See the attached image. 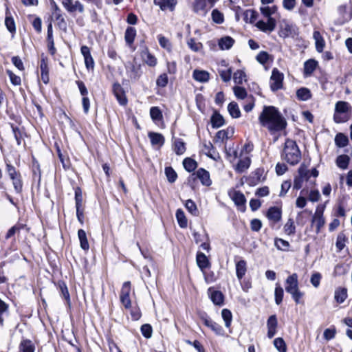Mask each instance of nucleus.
<instances>
[{
	"label": "nucleus",
	"instance_id": "f704fd0d",
	"mask_svg": "<svg viewBox=\"0 0 352 352\" xmlns=\"http://www.w3.org/2000/svg\"><path fill=\"white\" fill-rule=\"evenodd\" d=\"M312 223L316 225V232L318 233L325 223L324 218L323 216H320V214H318V213L316 215H314L312 219Z\"/></svg>",
	"mask_w": 352,
	"mask_h": 352
},
{
	"label": "nucleus",
	"instance_id": "0eeeda50",
	"mask_svg": "<svg viewBox=\"0 0 352 352\" xmlns=\"http://www.w3.org/2000/svg\"><path fill=\"white\" fill-rule=\"evenodd\" d=\"M61 3L69 13L73 14L78 12L82 14L85 11L83 4L78 0H62Z\"/></svg>",
	"mask_w": 352,
	"mask_h": 352
},
{
	"label": "nucleus",
	"instance_id": "5701e85b",
	"mask_svg": "<svg viewBox=\"0 0 352 352\" xmlns=\"http://www.w3.org/2000/svg\"><path fill=\"white\" fill-rule=\"evenodd\" d=\"M251 163L250 157L245 156L239 160L236 166L235 170L239 173L245 172L249 167Z\"/></svg>",
	"mask_w": 352,
	"mask_h": 352
},
{
	"label": "nucleus",
	"instance_id": "e433bc0d",
	"mask_svg": "<svg viewBox=\"0 0 352 352\" xmlns=\"http://www.w3.org/2000/svg\"><path fill=\"white\" fill-rule=\"evenodd\" d=\"M176 218L177 222L181 228H186L188 224L187 219L185 217L184 212L181 209H178L176 212Z\"/></svg>",
	"mask_w": 352,
	"mask_h": 352
},
{
	"label": "nucleus",
	"instance_id": "473e14b6",
	"mask_svg": "<svg viewBox=\"0 0 352 352\" xmlns=\"http://www.w3.org/2000/svg\"><path fill=\"white\" fill-rule=\"evenodd\" d=\"M41 80L45 84L49 82L48 67L46 62L42 60L40 65Z\"/></svg>",
	"mask_w": 352,
	"mask_h": 352
},
{
	"label": "nucleus",
	"instance_id": "864d4df0",
	"mask_svg": "<svg viewBox=\"0 0 352 352\" xmlns=\"http://www.w3.org/2000/svg\"><path fill=\"white\" fill-rule=\"evenodd\" d=\"M212 19L213 21L217 24H221L224 21V16L223 13L217 9L212 10Z\"/></svg>",
	"mask_w": 352,
	"mask_h": 352
},
{
	"label": "nucleus",
	"instance_id": "a211bd4d",
	"mask_svg": "<svg viewBox=\"0 0 352 352\" xmlns=\"http://www.w3.org/2000/svg\"><path fill=\"white\" fill-rule=\"evenodd\" d=\"M318 66V62L314 59H309L304 63V75L310 76Z\"/></svg>",
	"mask_w": 352,
	"mask_h": 352
},
{
	"label": "nucleus",
	"instance_id": "5fc2aeb1",
	"mask_svg": "<svg viewBox=\"0 0 352 352\" xmlns=\"http://www.w3.org/2000/svg\"><path fill=\"white\" fill-rule=\"evenodd\" d=\"M165 174L167 177V179L170 183L175 182L177 177L176 172L173 170L172 167H166L165 168Z\"/></svg>",
	"mask_w": 352,
	"mask_h": 352
},
{
	"label": "nucleus",
	"instance_id": "393cba45",
	"mask_svg": "<svg viewBox=\"0 0 352 352\" xmlns=\"http://www.w3.org/2000/svg\"><path fill=\"white\" fill-rule=\"evenodd\" d=\"M152 145L162 146L164 144V136L158 133L149 132L148 134Z\"/></svg>",
	"mask_w": 352,
	"mask_h": 352
},
{
	"label": "nucleus",
	"instance_id": "79ce46f5",
	"mask_svg": "<svg viewBox=\"0 0 352 352\" xmlns=\"http://www.w3.org/2000/svg\"><path fill=\"white\" fill-rule=\"evenodd\" d=\"M274 345L278 352H287V345L282 338H275Z\"/></svg>",
	"mask_w": 352,
	"mask_h": 352
},
{
	"label": "nucleus",
	"instance_id": "7ed1b4c3",
	"mask_svg": "<svg viewBox=\"0 0 352 352\" xmlns=\"http://www.w3.org/2000/svg\"><path fill=\"white\" fill-rule=\"evenodd\" d=\"M261 12L263 15L267 18V21H263L262 20L258 21L256 23V26L260 30L264 32H272L274 30L276 26V19L271 16L272 14H274V11H272V8L270 7H263L261 8Z\"/></svg>",
	"mask_w": 352,
	"mask_h": 352
},
{
	"label": "nucleus",
	"instance_id": "338daca9",
	"mask_svg": "<svg viewBox=\"0 0 352 352\" xmlns=\"http://www.w3.org/2000/svg\"><path fill=\"white\" fill-rule=\"evenodd\" d=\"M276 247L281 250H287L289 246V243L282 239H277L275 240Z\"/></svg>",
	"mask_w": 352,
	"mask_h": 352
},
{
	"label": "nucleus",
	"instance_id": "6ab92c4d",
	"mask_svg": "<svg viewBox=\"0 0 352 352\" xmlns=\"http://www.w3.org/2000/svg\"><path fill=\"white\" fill-rule=\"evenodd\" d=\"M230 195L236 206L239 207L244 206L246 199L245 198L244 195L242 192H241L240 191H234L232 192H230Z\"/></svg>",
	"mask_w": 352,
	"mask_h": 352
},
{
	"label": "nucleus",
	"instance_id": "603ef678",
	"mask_svg": "<svg viewBox=\"0 0 352 352\" xmlns=\"http://www.w3.org/2000/svg\"><path fill=\"white\" fill-rule=\"evenodd\" d=\"M233 91L235 96L240 100L245 99L248 95L246 90L243 87L239 86L234 87Z\"/></svg>",
	"mask_w": 352,
	"mask_h": 352
},
{
	"label": "nucleus",
	"instance_id": "ea45409f",
	"mask_svg": "<svg viewBox=\"0 0 352 352\" xmlns=\"http://www.w3.org/2000/svg\"><path fill=\"white\" fill-rule=\"evenodd\" d=\"M284 232L287 235H293L296 232V226L292 219H289L284 226Z\"/></svg>",
	"mask_w": 352,
	"mask_h": 352
},
{
	"label": "nucleus",
	"instance_id": "c85d7f7f",
	"mask_svg": "<svg viewBox=\"0 0 352 352\" xmlns=\"http://www.w3.org/2000/svg\"><path fill=\"white\" fill-rule=\"evenodd\" d=\"M21 352H34L35 346L30 340H23L19 345Z\"/></svg>",
	"mask_w": 352,
	"mask_h": 352
},
{
	"label": "nucleus",
	"instance_id": "9d476101",
	"mask_svg": "<svg viewBox=\"0 0 352 352\" xmlns=\"http://www.w3.org/2000/svg\"><path fill=\"white\" fill-rule=\"evenodd\" d=\"M299 289L298 275L293 274L289 276L285 280V290L287 293L291 294Z\"/></svg>",
	"mask_w": 352,
	"mask_h": 352
},
{
	"label": "nucleus",
	"instance_id": "2f4dec72",
	"mask_svg": "<svg viewBox=\"0 0 352 352\" xmlns=\"http://www.w3.org/2000/svg\"><path fill=\"white\" fill-rule=\"evenodd\" d=\"M296 96L300 100L306 101L311 98V94L309 89L302 87L297 90Z\"/></svg>",
	"mask_w": 352,
	"mask_h": 352
},
{
	"label": "nucleus",
	"instance_id": "e2e57ef3",
	"mask_svg": "<svg viewBox=\"0 0 352 352\" xmlns=\"http://www.w3.org/2000/svg\"><path fill=\"white\" fill-rule=\"evenodd\" d=\"M219 73L221 79L224 82H228L230 80L232 73V69L230 68L228 69L219 70Z\"/></svg>",
	"mask_w": 352,
	"mask_h": 352
},
{
	"label": "nucleus",
	"instance_id": "423d86ee",
	"mask_svg": "<svg viewBox=\"0 0 352 352\" xmlns=\"http://www.w3.org/2000/svg\"><path fill=\"white\" fill-rule=\"evenodd\" d=\"M284 75L277 68H274L270 77V88L276 91L283 88Z\"/></svg>",
	"mask_w": 352,
	"mask_h": 352
},
{
	"label": "nucleus",
	"instance_id": "58836bf2",
	"mask_svg": "<svg viewBox=\"0 0 352 352\" xmlns=\"http://www.w3.org/2000/svg\"><path fill=\"white\" fill-rule=\"evenodd\" d=\"M174 151L177 155H182L185 152V144L182 140L177 139L174 141Z\"/></svg>",
	"mask_w": 352,
	"mask_h": 352
},
{
	"label": "nucleus",
	"instance_id": "cd10ccee",
	"mask_svg": "<svg viewBox=\"0 0 352 352\" xmlns=\"http://www.w3.org/2000/svg\"><path fill=\"white\" fill-rule=\"evenodd\" d=\"M78 236L80 241V248L82 250L87 251L89 248V245L88 243L85 231L82 229H80L78 231Z\"/></svg>",
	"mask_w": 352,
	"mask_h": 352
},
{
	"label": "nucleus",
	"instance_id": "1a4fd4ad",
	"mask_svg": "<svg viewBox=\"0 0 352 352\" xmlns=\"http://www.w3.org/2000/svg\"><path fill=\"white\" fill-rule=\"evenodd\" d=\"M266 217L270 222V226L273 227L275 223L280 221L282 210L276 206L270 207L266 213Z\"/></svg>",
	"mask_w": 352,
	"mask_h": 352
},
{
	"label": "nucleus",
	"instance_id": "052dcab7",
	"mask_svg": "<svg viewBox=\"0 0 352 352\" xmlns=\"http://www.w3.org/2000/svg\"><path fill=\"white\" fill-rule=\"evenodd\" d=\"M59 288L61 292V294L63 297L67 300V303H69L70 302V296L68 292V289L65 283H59Z\"/></svg>",
	"mask_w": 352,
	"mask_h": 352
},
{
	"label": "nucleus",
	"instance_id": "f3484780",
	"mask_svg": "<svg viewBox=\"0 0 352 352\" xmlns=\"http://www.w3.org/2000/svg\"><path fill=\"white\" fill-rule=\"evenodd\" d=\"M313 38L315 41L316 49L318 52H322L325 46V41L318 31H314Z\"/></svg>",
	"mask_w": 352,
	"mask_h": 352
},
{
	"label": "nucleus",
	"instance_id": "aec40b11",
	"mask_svg": "<svg viewBox=\"0 0 352 352\" xmlns=\"http://www.w3.org/2000/svg\"><path fill=\"white\" fill-rule=\"evenodd\" d=\"M196 261L198 267L202 272H204V270L210 265V262L207 256L202 252L197 253Z\"/></svg>",
	"mask_w": 352,
	"mask_h": 352
},
{
	"label": "nucleus",
	"instance_id": "bf43d9fd",
	"mask_svg": "<svg viewBox=\"0 0 352 352\" xmlns=\"http://www.w3.org/2000/svg\"><path fill=\"white\" fill-rule=\"evenodd\" d=\"M270 55L267 52L261 51L257 54L256 59L259 63L264 65L268 61Z\"/></svg>",
	"mask_w": 352,
	"mask_h": 352
},
{
	"label": "nucleus",
	"instance_id": "72a5a7b5",
	"mask_svg": "<svg viewBox=\"0 0 352 352\" xmlns=\"http://www.w3.org/2000/svg\"><path fill=\"white\" fill-rule=\"evenodd\" d=\"M347 297V292L344 288H338L336 290L334 298L338 303H342Z\"/></svg>",
	"mask_w": 352,
	"mask_h": 352
},
{
	"label": "nucleus",
	"instance_id": "49530a36",
	"mask_svg": "<svg viewBox=\"0 0 352 352\" xmlns=\"http://www.w3.org/2000/svg\"><path fill=\"white\" fill-rule=\"evenodd\" d=\"M53 16L55 18L57 21V24L58 27L61 29H66L67 23L62 14V12L52 13Z\"/></svg>",
	"mask_w": 352,
	"mask_h": 352
},
{
	"label": "nucleus",
	"instance_id": "de8ad7c7",
	"mask_svg": "<svg viewBox=\"0 0 352 352\" xmlns=\"http://www.w3.org/2000/svg\"><path fill=\"white\" fill-rule=\"evenodd\" d=\"M188 46L194 52H199L202 49V44L195 38H190L187 41Z\"/></svg>",
	"mask_w": 352,
	"mask_h": 352
},
{
	"label": "nucleus",
	"instance_id": "0e129e2a",
	"mask_svg": "<svg viewBox=\"0 0 352 352\" xmlns=\"http://www.w3.org/2000/svg\"><path fill=\"white\" fill-rule=\"evenodd\" d=\"M321 278L322 275L319 272H315L311 275L310 282L314 287L317 288L320 285Z\"/></svg>",
	"mask_w": 352,
	"mask_h": 352
},
{
	"label": "nucleus",
	"instance_id": "f257e3e1",
	"mask_svg": "<svg viewBox=\"0 0 352 352\" xmlns=\"http://www.w3.org/2000/svg\"><path fill=\"white\" fill-rule=\"evenodd\" d=\"M258 120L263 127L272 133L282 131L287 126L285 118L273 106H264L258 116Z\"/></svg>",
	"mask_w": 352,
	"mask_h": 352
},
{
	"label": "nucleus",
	"instance_id": "6e6d98bb",
	"mask_svg": "<svg viewBox=\"0 0 352 352\" xmlns=\"http://www.w3.org/2000/svg\"><path fill=\"white\" fill-rule=\"evenodd\" d=\"M157 38L160 46L168 51H170L172 45L170 41L161 34L158 35Z\"/></svg>",
	"mask_w": 352,
	"mask_h": 352
},
{
	"label": "nucleus",
	"instance_id": "a19ab883",
	"mask_svg": "<svg viewBox=\"0 0 352 352\" xmlns=\"http://www.w3.org/2000/svg\"><path fill=\"white\" fill-rule=\"evenodd\" d=\"M183 165L184 168L188 172L193 171L197 166V162L194 160L189 157L184 159Z\"/></svg>",
	"mask_w": 352,
	"mask_h": 352
},
{
	"label": "nucleus",
	"instance_id": "4be33fe9",
	"mask_svg": "<svg viewBox=\"0 0 352 352\" xmlns=\"http://www.w3.org/2000/svg\"><path fill=\"white\" fill-rule=\"evenodd\" d=\"M154 3L160 6L162 10L167 9L173 10L176 4V1L175 0H154Z\"/></svg>",
	"mask_w": 352,
	"mask_h": 352
},
{
	"label": "nucleus",
	"instance_id": "4468645a",
	"mask_svg": "<svg viewBox=\"0 0 352 352\" xmlns=\"http://www.w3.org/2000/svg\"><path fill=\"white\" fill-rule=\"evenodd\" d=\"M126 72L131 79H138L140 76V66L133 63H128Z\"/></svg>",
	"mask_w": 352,
	"mask_h": 352
},
{
	"label": "nucleus",
	"instance_id": "4c0bfd02",
	"mask_svg": "<svg viewBox=\"0 0 352 352\" xmlns=\"http://www.w3.org/2000/svg\"><path fill=\"white\" fill-rule=\"evenodd\" d=\"M211 122L214 128H219L223 125L224 119L219 113H214L211 118Z\"/></svg>",
	"mask_w": 352,
	"mask_h": 352
},
{
	"label": "nucleus",
	"instance_id": "2eb2a0df",
	"mask_svg": "<svg viewBox=\"0 0 352 352\" xmlns=\"http://www.w3.org/2000/svg\"><path fill=\"white\" fill-rule=\"evenodd\" d=\"M192 77L197 82H206L210 78V74L205 70L195 69L192 73Z\"/></svg>",
	"mask_w": 352,
	"mask_h": 352
},
{
	"label": "nucleus",
	"instance_id": "37998d69",
	"mask_svg": "<svg viewBox=\"0 0 352 352\" xmlns=\"http://www.w3.org/2000/svg\"><path fill=\"white\" fill-rule=\"evenodd\" d=\"M349 142L348 138L343 133H338L336 135L335 143L339 147H344Z\"/></svg>",
	"mask_w": 352,
	"mask_h": 352
},
{
	"label": "nucleus",
	"instance_id": "4d7b16f0",
	"mask_svg": "<svg viewBox=\"0 0 352 352\" xmlns=\"http://www.w3.org/2000/svg\"><path fill=\"white\" fill-rule=\"evenodd\" d=\"M233 80L236 84H238V85L242 84L243 80H245V72L241 70H237L234 74Z\"/></svg>",
	"mask_w": 352,
	"mask_h": 352
},
{
	"label": "nucleus",
	"instance_id": "c03bdc74",
	"mask_svg": "<svg viewBox=\"0 0 352 352\" xmlns=\"http://www.w3.org/2000/svg\"><path fill=\"white\" fill-rule=\"evenodd\" d=\"M244 20L245 21H248L250 23H254V21L257 19V12L254 10H247L245 11L244 14Z\"/></svg>",
	"mask_w": 352,
	"mask_h": 352
},
{
	"label": "nucleus",
	"instance_id": "bb28decb",
	"mask_svg": "<svg viewBox=\"0 0 352 352\" xmlns=\"http://www.w3.org/2000/svg\"><path fill=\"white\" fill-rule=\"evenodd\" d=\"M136 36V30L133 27H128L125 31L124 39L129 46H131L133 43Z\"/></svg>",
	"mask_w": 352,
	"mask_h": 352
},
{
	"label": "nucleus",
	"instance_id": "09e8293b",
	"mask_svg": "<svg viewBox=\"0 0 352 352\" xmlns=\"http://www.w3.org/2000/svg\"><path fill=\"white\" fill-rule=\"evenodd\" d=\"M221 316L225 322L226 327H230L232 319L231 311L227 309H223L221 311Z\"/></svg>",
	"mask_w": 352,
	"mask_h": 352
},
{
	"label": "nucleus",
	"instance_id": "a18cd8bd",
	"mask_svg": "<svg viewBox=\"0 0 352 352\" xmlns=\"http://www.w3.org/2000/svg\"><path fill=\"white\" fill-rule=\"evenodd\" d=\"M8 305L0 298V326H3L4 316L8 314Z\"/></svg>",
	"mask_w": 352,
	"mask_h": 352
},
{
	"label": "nucleus",
	"instance_id": "680f3d73",
	"mask_svg": "<svg viewBox=\"0 0 352 352\" xmlns=\"http://www.w3.org/2000/svg\"><path fill=\"white\" fill-rule=\"evenodd\" d=\"M141 332L146 338H150L152 336V327L148 324H144L141 327Z\"/></svg>",
	"mask_w": 352,
	"mask_h": 352
},
{
	"label": "nucleus",
	"instance_id": "f8f14e48",
	"mask_svg": "<svg viewBox=\"0 0 352 352\" xmlns=\"http://www.w3.org/2000/svg\"><path fill=\"white\" fill-rule=\"evenodd\" d=\"M278 321L276 315H272L267 320V337L272 338L277 332Z\"/></svg>",
	"mask_w": 352,
	"mask_h": 352
},
{
	"label": "nucleus",
	"instance_id": "3c124183",
	"mask_svg": "<svg viewBox=\"0 0 352 352\" xmlns=\"http://www.w3.org/2000/svg\"><path fill=\"white\" fill-rule=\"evenodd\" d=\"M150 115L152 120L155 122L159 121L162 118V111L157 107H153L151 108Z\"/></svg>",
	"mask_w": 352,
	"mask_h": 352
},
{
	"label": "nucleus",
	"instance_id": "774afa93",
	"mask_svg": "<svg viewBox=\"0 0 352 352\" xmlns=\"http://www.w3.org/2000/svg\"><path fill=\"white\" fill-rule=\"evenodd\" d=\"M5 24L8 30L10 32H14L16 31L14 21L11 16H6L5 20Z\"/></svg>",
	"mask_w": 352,
	"mask_h": 352
},
{
	"label": "nucleus",
	"instance_id": "6e6552de",
	"mask_svg": "<svg viewBox=\"0 0 352 352\" xmlns=\"http://www.w3.org/2000/svg\"><path fill=\"white\" fill-rule=\"evenodd\" d=\"M131 293V283L126 281L124 283L120 292V298L122 304L125 308L131 307V302L129 297Z\"/></svg>",
	"mask_w": 352,
	"mask_h": 352
},
{
	"label": "nucleus",
	"instance_id": "b1692460",
	"mask_svg": "<svg viewBox=\"0 0 352 352\" xmlns=\"http://www.w3.org/2000/svg\"><path fill=\"white\" fill-rule=\"evenodd\" d=\"M247 271V263L244 260H240L236 263V274L239 280H241Z\"/></svg>",
	"mask_w": 352,
	"mask_h": 352
},
{
	"label": "nucleus",
	"instance_id": "c756f323",
	"mask_svg": "<svg viewBox=\"0 0 352 352\" xmlns=\"http://www.w3.org/2000/svg\"><path fill=\"white\" fill-rule=\"evenodd\" d=\"M228 111L233 118H238L241 116V111L236 102H231L228 106Z\"/></svg>",
	"mask_w": 352,
	"mask_h": 352
},
{
	"label": "nucleus",
	"instance_id": "39448f33",
	"mask_svg": "<svg viewBox=\"0 0 352 352\" xmlns=\"http://www.w3.org/2000/svg\"><path fill=\"white\" fill-rule=\"evenodd\" d=\"M298 34V29L296 25L287 20H283L280 23L279 35L283 38L294 37Z\"/></svg>",
	"mask_w": 352,
	"mask_h": 352
},
{
	"label": "nucleus",
	"instance_id": "20e7f679",
	"mask_svg": "<svg viewBox=\"0 0 352 352\" xmlns=\"http://www.w3.org/2000/svg\"><path fill=\"white\" fill-rule=\"evenodd\" d=\"M351 106L347 102L338 101L335 105L333 120L336 123H342L349 120V111Z\"/></svg>",
	"mask_w": 352,
	"mask_h": 352
},
{
	"label": "nucleus",
	"instance_id": "f03ea898",
	"mask_svg": "<svg viewBox=\"0 0 352 352\" xmlns=\"http://www.w3.org/2000/svg\"><path fill=\"white\" fill-rule=\"evenodd\" d=\"M281 157L291 165L297 164L301 160V152L292 140H287L281 153Z\"/></svg>",
	"mask_w": 352,
	"mask_h": 352
},
{
	"label": "nucleus",
	"instance_id": "a878e982",
	"mask_svg": "<svg viewBox=\"0 0 352 352\" xmlns=\"http://www.w3.org/2000/svg\"><path fill=\"white\" fill-rule=\"evenodd\" d=\"M141 56L143 60L149 66L154 67L157 64V60L147 49L142 51Z\"/></svg>",
	"mask_w": 352,
	"mask_h": 352
},
{
	"label": "nucleus",
	"instance_id": "8fccbe9b",
	"mask_svg": "<svg viewBox=\"0 0 352 352\" xmlns=\"http://www.w3.org/2000/svg\"><path fill=\"white\" fill-rule=\"evenodd\" d=\"M212 301L215 305H221L223 301V296L221 292L219 291H214L211 293L210 296Z\"/></svg>",
	"mask_w": 352,
	"mask_h": 352
},
{
	"label": "nucleus",
	"instance_id": "69168bd1",
	"mask_svg": "<svg viewBox=\"0 0 352 352\" xmlns=\"http://www.w3.org/2000/svg\"><path fill=\"white\" fill-rule=\"evenodd\" d=\"M8 75L10 77V82L14 85H20L21 83V78L16 75H15L12 71L7 70L6 71Z\"/></svg>",
	"mask_w": 352,
	"mask_h": 352
},
{
	"label": "nucleus",
	"instance_id": "c9c22d12",
	"mask_svg": "<svg viewBox=\"0 0 352 352\" xmlns=\"http://www.w3.org/2000/svg\"><path fill=\"white\" fill-rule=\"evenodd\" d=\"M283 296H284L283 289L280 287V285L278 283H276L275 290H274V298H275V302L276 305H279L282 302Z\"/></svg>",
	"mask_w": 352,
	"mask_h": 352
},
{
	"label": "nucleus",
	"instance_id": "dca6fc26",
	"mask_svg": "<svg viewBox=\"0 0 352 352\" xmlns=\"http://www.w3.org/2000/svg\"><path fill=\"white\" fill-rule=\"evenodd\" d=\"M204 323L206 326L210 328L217 335H223V330L222 327L215 322L212 321L211 319L206 317L203 318Z\"/></svg>",
	"mask_w": 352,
	"mask_h": 352
},
{
	"label": "nucleus",
	"instance_id": "9b49d317",
	"mask_svg": "<svg viewBox=\"0 0 352 352\" xmlns=\"http://www.w3.org/2000/svg\"><path fill=\"white\" fill-rule=\"evenodd\" d=\"M193 179L198 178L204 186H209L212 184L209 172L204 168H199L196 173L192 175Z\"/></svg>",
	"mask_w": 352,
	"mask_h": 352
},
{
	"label": "nucleus",
	"instance_id": "ddd939ff",
	"mask_svg": "<svg viewBox=\"0 0 352 352\" xmlns=\"http://www.w3.org/2000/svg\"><path fill=\"white\" fill-rule=\"evenodd\" d=\"M113 91L119 103L122 105H125L127 102V100L124 91L119 83L113 84Z\"/></svg>",
	"mask_w": 352,
	"mask_h": 352
},
{
	"label": "nucleus",
	"instance_id": "412c9836",
	"mask_svg": "<svg viewBox=\"0 0 352 352\" xmlns=\"http://www.w3.org/2000/svg\"><path fill=\"white\" fill-rule=\"evenodd\" d=\"M234 43V40L228 36L221 38L219 40L218 45L221 50H227L230 49Z\"/></svg>",
	"mask_w": 352,
	"mask_h": 352
},
{
	"label": "nucleus",
	"instance_id": "13d9d810",
	"mask_svg": "<svg viewBox=\"0 0 352 352\" xmlns=\"http://www.w3.org/2000/svg\"><path fill=\"white\" fill-rule=\"evenodd\" d=\"M186 208L192 215L197 216L198 214V210L196 204L191 199L186 201L185 204Z\"/></svg>",
	"mask_w": 352,
	"mask_h": 352
},
{
	"label": "nucleus",
	"instance_id": "7c9ffc66",
	"mask_svg": "<svg viewBox=\"0 0 352 352\" xmlns=\"http://www.w3.org/2000/svg\"><path fill=\"white\" fill-rule=\"evenodd\" d=\"M350 158L346 155H339L336 159V165L341 169L345 170L348 168Z\"/></svg>",
	"mask_w": 352,
	"mask_h": 352
}]
</instances>
